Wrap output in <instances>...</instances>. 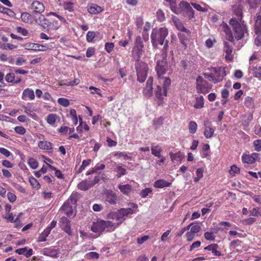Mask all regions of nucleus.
I'll return each instance as SVG.
<instances>
[{"instance_id": "nucleus-45", "label": "nucleus", "mask_w": 261, "mask_h": 261, "mask_svg": "<svg viewBox=\"0 0 261 261\" xmlns=\"http://www.w3.org/2000/svg\"><path fill=\"white\" fill-rule=\"evenodd\" d=\"M91 162V160H85L82 162V165L80 166L79 169L77 171V173L82 172L84 170H85V168L89 166L90 163Z\"/></svg>"}, {"instance_id": "nucleus-6", "label": "nucleus", "mask_w": 261, "mask_h": 261, "mask_svg": "<svg viewBox=\"0 0 261 261\" xmlns=\"http://www.w3.org/2000/svg\"><path fill=\"white\" fill-rule=\"evenodd\" d=\"M159 82L161 86H156L155 94L158 99H163L167 96V89L170 85L171 81L170 79H161V81Z\"/></svg>"}, {"instance_id": "nucleus-3", "label": "nucleus", "mask_w": 261, "mask_h": 261, "mask_svg": "<svg viewBox=\"0 0 261 261\" xmlns=\"http://www.w3.org/2000/svg\"><path fill=\"white\" fill-rule=\"evenodd\" d=\"M221 27L226 34V39L229 41H224V51L226 54L225 58L227 61H231L233 58L232 55L233 50L232 44L234 39L230 29L226 23L222 24Z\"/></svg>"}, {"instance_id": "nucleus-10", "label": "nucleus", "mask_w": 261, "mask_h": 261, "mask_svg": "<svg viewBox=\"0 0 261 261\" xmlns=\"http://www.w3.org/2000/svg\"><path fill=\"white\" fill-rule=\"evenodd\" d=\"M99 180V176H95L93 180H84L77 185V188L81 190L87 191L97 184Z\"/></svg>"}, {"instance_id": "nucleus-11", "label": "nucleus", "mask_w": 261, "mask_h": 261, "mask_svg": "<svg viewBox=\"0 0 261 261\" xmlns=\"http://www.w3.org/2000/svg\"><path fill=\"white\" fill-rule=\"evenodd\" d=\"M167 67L168 66L165 61L161 60L158 61L155 67V70L159 81H161V79H169L168 77L163 76L166 73Z\"/></svg>"}, {"instance_id": "nucleus-14", "label": "nucleus", "mask_w": 261, "mask_h": 261, "mask_svg": "<svg viewBox=\"0 0 261 261\" xmlns=\"http://www.w3.org/2000/svg\"><path fill=\"white\" fill-rule=\"evenodd\" d=\"M105 229L104 221L100 219H98L97 221L94 222L91 228V230L95 233H100Z\"/></svg>"}, {"instance_id": "nucleus-58", "label": "nucleus", "mask_w": 261, "mask_h": 261, "mask_svg": "<svg viewBox=\"0 0 261 261\" xmlns=\"http://www.w3.org/2000/svg\"><path fill=\"white\" fill-rule=\"evenodd\" d=\"M9 215L8 216H3V217L4 219H6L9 221L11 222H17V221H18V218H16L15 220L14 219V217L12 213H8Z\"/></svg>"}, {"instance_id": "nucleus-30", "label": "nucleus", "mask_w": 261, "mask_h": 261, "mask_svg": "<svg viewBox=\"0 0 261 261\" xmlns=\"http://www.w3.org/2000/svg\"><path fill=\"white\" fill-rule=\"evenodd\" d=\"M170 156L172 161L174 163L180 162L184 157L180 151L175 153L170 152Z\"/></svg>"}, {"instance_id": "nucleus-54", "label": "nucleus", "mask_w": 261, "mask_h": 261, "mask_svg": "<svg viewBox=\"0 0 261 261\" xmlns=\"http://www.w3.org/2000/svg\"><path fill=\"white\" fill-rule=\"evenodd\" d=\"M35 21L38 24L42 25L43 24H46L45 21H47V19L45 18V17L43 15H40L39 16V17L36 19Z\"/></svg>"}, {"instance_id": "nucleus-64", "label": "nucleus", "mask_w": 261, "mask_h": 261, "mask_svg": "<svg viewBox=\"0 0 261 261\" xmlns=\"http://www.w3.org/2000/svg\"><path fill=\"white\" fill-rule=\"evenodd\" d=\"M178 37L181 43L186 47L188 43V39L182 34H178Z\"/></svg>"}, {"instance_id": "nucleus-4", "label": "nucleus", "mask_w": 261, "mask_h": 261, "mask_svg": "<svg viewBox=\"0 0 261 261\" xmlns=\"http://www.w3.org/2000/svg\"><path fill=\"white\" fill-rule=\"evenodd\" d=\"M168 35V30L165 27L153 29L150 36L152 46L156 47L158 44L163 45Z\"/></svg>"}, {"instance_id": "nucleus-48", "label": "nucleus", "mask_w": 261, "mask_h": 261, "mask_svg": "<svg viewBox=\"0 0 261 261\" xmlns=\"http://www.w3.org/2000/svg\"><path fill=\"white\" fill-rule=\"evenodd\" d=\"M85 257L88 259H98L99 254L95 252H90L85 255Z\"/></svg>"}, {"instance_id": "nucleus-24", "label": "nucleus", "mask_w": 261, "mask_h": 261, "mask_svg": "<svg viewBox=\"0 0 261 261\" xmlns=\"http://www.w3.org/2000/svg\"><path fill=\"white\" fill-rule=\"evenodd\" d=\"M171 185V182H168L165 179H160L156 180L153 186L155 188H164L169 187Z\"/></svg>"}, {"instance_id": "nucleus-7", "label": "nucleus", "mask_w": 261, "mask_h": 261, "mask_svg": "<svg viewBox=\"0 0 261 261\" xmlns=\"http://www.w3.org/2000/svg\"><path fill=\"white\" fill-rule=\"evenodd\" d=\"M135 68L137 74V80L143 83L147 75L148 65L142 61H138L135 64Z\"/></svg>"}, {"instance_id": "nucleus-29", "label": "nucleus", "mask_w": 261, "mask_h": 261, "mask_svg": "<svg viewBox=\"0 0 261 261\" xmlns=\"http://www.w3.org/2000/svg\"><path fill=\"white\" fill-rule=\"evenodd\" d=\"M103 9L96 4H91L88 8V12L91 14H97L103 11Z\"/></svg>"}, {"instance_id": "nucleus-19", "label": "nucleus", "mask_w": 261, "mask_h": 261, "mask_svg": "<svg viewBox=\"0 0 261 261\" xmlns=\"http://www.w3.org/2000/svg\"><path fill=\"white\" fill-rule=\"evenodd\" d=\"M172 19L174 25L178 30L186 33L188 35H190V31L184 26V24L179 19L175 16H173Z\"/></svg>"}, {"instance_id": "nucleus-37", "label": "nucleus", "mask_w": 261, "mask_h": 261, "mask_svg": "<svg viewBox=\"0 0 261 261\" xmlns=\"http://www.w3.org/2000/svg\"><path fill=\"white\" fill-rule=\"evenodd\" d=\"M166 2H168L170 5V7L171 8V11L176 14H178V13L180 12L178 9H177V7L176 5V0H165Z\"/></svg>"}, {"instance_id": "nucleus-15", "label": "nucleus", "mask_w": 261, "mask_h": 261, "mask_svg": "<svg viewBox=\"0 0 261 261\" xmlns=\"http://www.w3.org/2000/svg\"><path fill=\"white\" fill-rule=\"evenodd\" d=\"M61 227L64 229L68 235H72V231L70 228V221L67 218L63 217L59 221Z\"/></svg>"}, {"instance_id": "nucleus-27", "label": "nucleus", "mask_w": 261, "mask_h": 261, "mask_svg": "<svg viewBox=\"0 0 261 261\" xmlns=\"http://www.w3.org/2000/svg\"><path fill=\"white\" fill-rule=\"evenodd\" d=\"M22 108L24 110V113L25 114L33 118L34 119H36V118L37 117V115L35 114H32V113L35 111L34 108L32 105H29L26 106H23Z\"/></svg>"}, {"instance_id": "nucleus-36", "label": "nucleus", "mask_w": 261, "mask_h": 261, "mask_svg": "<svg viewBox=\"0 0 261 261\" xmlns=\"http://www.w3.org/2000/svg\"><path fill=\"white\" fill-rule=\"evenodd\" d=\"M255 34H261V15H256V20L255 23Z\"/></svg>"}, {"instance_id": "nucleus-12", "label": "nucleus", "mask_w": 261, "mask_h": 261, "mask_svg": "<svg viewBox=\"0 0 261 261\" xmlns=\"http://www.w3.org/2000/svg\"><path fill=\"white\" fill-rule=\"evenodd\" d=\"M242 160L243 163L247 164H253L256 161L259 162L261 160V153L254 152L251 154H243L242 156Z\"/></svg>"}, {"instance_id": "nucleus-53", "label": "nucleus", "mask_w": 261, "mask_h": 261, "mask_svg": "<svg viewBox=\"0 0 261 261\" xmlns=\"http://www.w3.org/2000/svg\"><path fill=\"white\" fill-rule=\"evenodd\" d=\"M240 171V168L234 165L231 166L230 169L229 170V173L231 175L234 176L236 174L239 173Z\"/></svg>"}, {"instance_id": "nucleus-62", "label": "nucleus", "mask_w": 261, "mask_h": 261, "mask_svg": "<svg viewBox=\"0 0 261 261\" xmlns=\"http://www.w3.org/2000/svg\"><path fill=\"white\" fill-rule=\"evenodd\" d=\"M114 47V44L112 42H107L105 44V49L106 51L110 53H111Z\"/></svg>"}, {"instance_id": "nucleus-16", "label": "nucleus", "mask_w": 261, "mask_h": 261, "mask_svg": "<svg viewBox=\"0 0 261 261\" xmlns=\"http://www.w3.org/2000/svg\"><path fill=\"white\" fill-rule=\"evenodd\" d=\"M201 227L198 225H193L190 228V230L186 234L187 240L188 242L192 241L195 237V233L199 232Z\"/></svg>"}, {"instance_id": "nucleus-39", "label": "nucleus", "mask_w": 261, "mask_h": 261, "mask_svg": "<svg viewBox=\"0 0 261 261\" xmlns=\"http://www.w3.org/2000/svg\"><path fill=\"white\" fill-rule=\"evenodd\" d=\"M57 118V116L55 114H50L48 115L46 118L47 122L50 124L54 125L56 121Z\"/></svg>"}, {"instance_id": "nucleus-46", "label": "nucleus", "mask_w": 261, "mask_h": 261, "mask_svg": "<svg viewBox=\"0 0 261 261\" xmlns=\"http://www.w3.org/2000/svg\"><path fill=\"white\" fill-rule=\"evenodd\" d=\"M28 163L32 169H36L38 167V163L37 161L34 158H30L28 161Z\"/></svg>"}, {"instance_id": "nucleus-52", "label": "nucleus", "mask_w": 261, "mask_h": 261, "mask_svg": "<svg viewBox=\"0 0 261 261\" xmlns=\"http://www.w3.org/2000/svg\"><path fill=\"white\" fill-rule=\"evenodd\" d=\"M48 167L52 170H54L55 171V175L58 178H62L63 176L62 174L61 173V172L57 170L56 167H55L53 166H51V165H48Z\"/></svg>"}, {"instance_id": "nucleus-17", "label": "nucleus", "mask_w": 261, "mask_h": 261, "mask_svg": "<svg viewBox=\"0 0 261 261\" xmlns=\"http://www.w3.org/2000/svg\"><path fill=\"white\" fill-rule=\"evenodd\" d=\"M153 78L151 76L148 77L146 83V87L143 90V94L146 97H150L152 95Z\"/></svg>"}, {"instance_id": "nucleus-22", "label": "nucleus", "mask_w": 261, "mask_h": 261, "mask_svg": "<svg viewBox=\"0 0 261 261\" xmlns=\"http://www.w3.org/2000/svg\"><path fill=\"white\" fill-rule=\"evenodd\" d=\"M35 98L34 91L31 89H25L22 92V99L24 100H33Z\"/></svg>"}, {"instance_id": "nucleus-28", "label": "nucleus", "mask_w": 261, "mask_h": 261, "mask_svg": "<svg viewBox=\"0 0 261 261\" xmlns=\"http://www.w3.org/2000/svg\"><path fill=\"white\" fill-rule=\"evenodd\" d=\"M218 247H219L217 244H212L205 247L204 249L211 251L216 256H220L221 255V253L217 251Z\"/></svg>"}, {"instance_id": "nucleus-25", "label": "nucleus", "mask_w": 261, "mask_h": 261, "mask_svg": "<svg viewBox=\"0 0 261 261\" xmlns=\"http://www.w3.org/2000/svg\"><path fill=\"white\" fill-rule=\"evenodd\" d=\"M60 211L66 214L67 217H69L73 214L72 205L65 202L62 205Z\"/></svg>"}, {"instance_id": "nucleus-63", "label": "nucleus", "mask_w": 261, "mask_h": 261, "mask_svg": "<svg viewBox=\"0 0 261 261\" xmlns=\"http://www.w3.org/2000/svg\"><path fill=\"white\" fill-rule=\"evenodd\" d=\"M15 77L14 73H8L6 76V80L8 82L13 83L14 82Z\"/></svg>"}, {"instance_id": "nucleus-57", "label": "nucleus", "mask_w": 261, "mask_h": 261, "mask_svg": "<svg viewBox=\"0 0 261 261\" xmlns=\"http://www.w3.org/2000/svg\"><path fill=\"white\" fill-rule=\"evenodd\" d=\"M204 238L207 240L213 241L215 237L213 232L207 231L204 233Z\"/></svg>"}, {"instance_id": "nucleus-47", "label": "nucleus", "mask_w": 261, "mask_h": 261, "mask_svg": "<svg viewBox=\"0 0 261 261\" xmlns=\"http://www.w3.org/2000/svg\"><path fill=\"white\" fill-rule=\"evenodd\" d=\"M156 14L157 19L159 21L162 22L165 20V14L162 10H161V9L158 10L157 11Z\"/></svg>"}, {"instance_id": "nucleus-18", "label": "nucleus", "mask_w": 261, "mask_h": 261, "mask_svg": "<svg viewBox=\"0 0 261 261\" xmlns=\"http://www.w3.org/2000/svg\"><path fill=\"white\" fill-rule=\"evenodd\" d=\"M27 46L28 49L35 51H44L50 48L48 44L41 45L36 43H29L27 45Z\"/></svg>"}, {"instance_id": "nucleus-41", "label": "nucleus", "mask_w": 261, "mask_h": 261, "mask_svg": "<svg viewBox=\"0 0 261 261\" xmlns=\"http://www.w3.org/2000/svg\"><path fill=\"white\" fill-rule=\"evenodd\" d=\"M203 168H199L196 170V177L194 178V181L198 182L203 176Z\"/></svg>"}, {"instance_id": "nucleus-32", "label": "nucleus", "mask_w": 261, "mask_h": 261, "mask_svg": "<svg viewBox=\"0 0 261 261\" xmlns=\"http://www.w3.org/2000/svg\"><path fill=\"white\" fill-rule=\"evenodd\" d=\"M38 145L41 149L51 150L53 148V144L48 141H39Z\"/></svg>"}, {"instance_id": "nucleus-50", "label": "nucleus", "mask_w": 261, "mask_h": 261, "mask_svg": "<svg viewBox=\"0 0 261 261\" xmlns=\"http://www.w3.org/2000/svg\"><path fill=\"white\" fill-rule=\"evenodd\" d=\"M58 102L60 105L65 107H67L69 106V101L67 99L64 98H59L58 99Z\"/></svg>"}, {"instance_id": "nucleus-21", "label": "nucleus", "mask_w": 261, "mask_h": 261, "mask_svg": "<svg viewBox=\"0 0 261 261\" xmlns=\"http://www.w3.org/2000/svg\"><path fill=\"white\" fill-rule=\"evenodd\" d=\"M31 9L35 13H41L45 9L43 3L39 1H34L31 4Z\"/></svg>"}, {"instance_id": "nucleus-33", "label": "nucleus", "mask_w": 261, "mask_h": 261, "mask_svg": "<svg viewBox=\"0 0 261 261\" xmlns=\"http://www.w3.org/2000/svg\"><path fill=\"white\" fill-rule=\"evenodd\" d=\"M21 18L25 23H32L33 21L32 16L27 12H23L21 14Z\"/></svg>"}, {"instance_id": "nucleus-8", "label": "nucleus", "mask_w": 261, "mask_h": 261, "mask_svg": "<svg viewBox=\"0 0 261 261\" xmlns=\"http://www.w3.org/2000/svg\"><path fill=\"white\" fill-rule=\"evenodd\" d=\"M179 10L178 14L182 13L185 16L188 17L189 19H192L194 17V11L190 4L184 1L180 2L177 7Z\"/></svg>"}, {"instance_id": "nucleus-51", "label": "nucleus", "mask_w": 261, "mask_h": 261, "mask_svg": "<svg viewBox=\"0 0 261 261\" xmlns=\"http://www.w3.org/2000/svg\"><path fill=\"white\" fill-rule=\"evenodd\" d=\"M76 202V195L75 194H72L66 202V203L70 204L72 205L75 204Z\"/></svg>"}, {"instance_id": "nucleus-9", "label": "nucleus", "mask_w": 261, "mask_h": 261, "mask_svg": "<svg viewBox=\"0 0 261 261\" xmlns=\"http://www.w3.org/2000/svg\"><path fill=\"white\" fill-rule=\"evenodd\" d=\"M212 87V85L203 80L201 76H199L196 79V89L198 93L205 94L210 91Z\"/></svg>"}, {"instance_id": "nucleus-44", "label": "nucleus", "mask_w": 261, "mask_h": 261, "mask_svg": "<svg viewBox=\"0 0 261 261\" xmlns=\"http://www.w3.org/2000/svg\"><path fill=\"white\" fill-rule=\"evenodd\" d=\"M152 192V191L151 188H147L141 190L140 193V195L142 198H144L148 196L150 194H151Z\"/></svg>"}, {"instance_id": "nucleus-35", "label": "nucleus", "mask_w": 261, "mask_h": 261, "mask_svg": "<svg viewBox=\"0 0 261 261\" xmlns=\"http://www.w3.org/2000/svg\"><path fill=\"white\" fill-rule=\"evenodd\" d=\"M215 130V128L210 126H205V128L204 131V136L207 139L211 138L213 136Z\"/></svg>"}, {"instance_id": "nucleus-49", "label": "nucleus", "mask_w": 261, "mask_h": 261, "mask_svg": "<svg viewBox=\"0 0 261 261\" xmlns=\"http://www.w3.org/2000/svg\"><path fill=\"white\" fill-rule=\"evenodd\" d=\"M117 170L118 171L117 174L118 177H120L126 174V169L123 168L121 166L117 165L116 167Z\"/></svg>"}, {"instance_id": "nucleus-60", "label": "nucleus", "mask_w": 261, "mask_h": 261, "mask_svg": "<svg viewBox=\"0 0 261 261\" xmlns=\"http://www.w3.org/2000/svg\"><path fill=\"white\" fill-rule=\"evenodd\" d=\"M192 5L195 9L199 11L206 12L207 11V8L206 7H202L199 4L192 3Z\"/></svg>"}, {"instance_id": "nucleus-43", "label": "nucleus", "mask_w": 261, "mask_h": 261, "mask_svg": "<svg viewBox=\"0 0 261 261\" xmlns=\"http://www.w3.org/2000/svg\"><path fill=\"white\" fill-rule=\"evenodd\" d=\"M253 146L254 150L261 153V140H255L253 142Z\"/></svg>"}, {"instance_id": "nucleus-56", "label": "nucleus", "mask_w": 261, "mask_h": 261, "mask_svg": "<svg viewBox=\"0 0 261 261\" xmlns=\"http://www.w3.org/2000/svg\"><path fill=\"white\" fill-rule=\"evenodd\" d=\"M30 182L34 188H35L36 189H38L40 188V186L39 182L34 177L31 178L30 179Z\"/></svg>"}, {"instance_id": "nucleus-40", "label": "nucleus", "mask_w": 261, "mask_h": 261, "mask_svg": "<svg viewBox=\"0 0 261 261\" xmlns=\"http://www.w3.org/2000/svg\"><path fill=\"white\" fill-rule=\"evenodd\" d=\"M197 129V123L194 121H191L189 124V130L191 134H194L196 133Z\"/></svg>"}, {"instance_id": "nucleus-38", "label": "nucleus", "mask_w": 261, "mask_h": 261, "mask_svg": "<svg viewBox=\"0 0 261 261\" xmlns=\"http://www.w3.org/2000/svg\"><path fill=\"white\" fill-rule=\"evenodd\" d=\"M50 232L46 229H44V231L41 233L38 238V242H44L46 241V238L49 234Z\"/></svg>"}, {"instance_id": "nucleus-34", "label": "nucleus", "mask_w": 261, "mask_h": 261, "mask_svg": "<svg viewBox=\"0 0 261 261\" xmlns=\"http://www.w3.org/2000/svg\"><path fill=\"white\" fill-rule=\"evenodd\" d=\"M196 103L194 105L195 109H201L204 106V98L202 96L195 97Z\"/></svg>"}, {"instance_id": "nucleus-26", "label": "nucleus", "mask_w": 261, "mask_h": 261, "mask_svg": "<svg viewBox=\"0 0 261 261\" xmlns=\"http://www.w3.org/2000/svg\"><path fill=\"white\" fill-rule=\"evenodd\" d=\"M143 53V48L134 46L132 50L133 58L138 61L141 58Z\"/></svg>"}, {"instance_id": "nucleus-31", "label": "nucleus", "mask_w": 261, "mask_h": 261, "mask_svg": "<svg viewBox=\"0 0 261 261\" xmlns=\"http://www.w3.org/2000/svg\"><path fill=\"white\" fill-rule=\"evenodd\" d=\"M118 189L124 195H128L130 192L132 190V187L131 185L128 184L126 185H119L118 186Z\"/></svg>"}, {"instance_id": "nucleus-61", "label": "nucleus", "mask_w": 261, "mask_h": 261, "mask_svg": "<svg viewBox=\"0 0 261 261\" xmlns=\"http://www.w3.org/2000/svg\"><path fill=\"white\" fill-rule=\"evenodd\" d=\"M253 71L254 75L256 77L261 79V66L254 68Z\"/></svg>"}, {"instance_id": "nucleus-13", "label": "nucleus", "mask_w": 261, "mask_h": 261, "mask_svg": "<svg viewBox=\"0 0 261 261\" xmlns=\"http://www.w3.org/2000/svg\"><path fill=\"white\" fill-rule=\"evenodd\" d=\"M105 201L112 205L116 204L119 201L117 195L112 191H108L105 195Z\"/></svg>"}, {"instance_id": "nucleus-5", "label": "nucleus", "mask_w": 261, "mask_h": 261, "mask_svg": "<svg viewBox=\"0 0 261 261\" xmlns=\"http://www.w3.org/2000/svg\"><path fill=\"white\" fill-rule=\"evenodd\" d=\"M226 75L224 68L221 67H213L211 69V73H204V77L214 84L222 81Z\"/></svg>"}, {"instance_id": "nucleus-2", "label": "nucleus", "mask_w": 261, "mask_h": 261, "mask_svg": "<svg viewBox=\"0 0 261 261\" xmlns=\"http://www.w3.org/2000/svg\"><path fill=\"white\" fill-rule=\"evenodd\" d=\"M128 208H121L116 212H111L108 215V218L116 220L119 223H122L129 215L135 214L138 211V206L134 203H129Z\"/></svg>"}, {"instance_id": "nucleus-59", "label": "nucleus", "mask_w": 261, "mask_h": 261, "mask_svg": "<svg viewBox=\"0 0 261 261\" xmlns=\"http://www.w3.org/2000/svg\"><path fill=\"white\" fill-rule=\"evenodd\" d=\"M74 5L71 2L65 3L64 5V8L65 9L68 10L70 12L73 11Z\"/></svg>"}, {"instance_id": "nucleus-23", "label": "nucleus", "mask_w": 261, "mask_h": 261, "mask_svg": "<svg viewBox=\"0 0 261 261\" xmlns=\"http://www.w3.org/2000/svg\"><path fill=\"white\" fill-rule=\"evenodd\" d=\"M151 151L152 155L157 158H160L163 151L162 147L159 144H152L151 146Z\"/></svg>"}, {"instance_id": "nucleus-42", "label": "nucleus", "mask_w": 261, "mask_h": 261, "mask_svg": "<svg viewBox=\"0 0 261 261\" xmlns=\"http://www.w3.org/2000/svg\"><path fill=\"white\" fill-rule=\"evenodd\" d=\"M250 214L254 217H259L261 216V210L259 208H250L249 209Z\"/></svg>"}, {"instance_id": "nucleus-1", "label": "nucleus", "mask_w": 261, "mask_h": 261, "mask_svg": "<svg viewBox=\"0 0 261 261\" xmlns=\"http://www.w3.org/2000/svg\"><path fill=\"white\" fill-rule=\"evenodd\" d=\"M233 11L236 16L232 17L229 21L234 32V37L238 40L241 39L247 33V28L242 20V7L239 5L233 7Z\"/></svg>"}, {"instance_id": "nucleus-20", "label": "nucleus", "mask_w": 261, "mask_h": 261, "mask_svg": "<svg viewBox=\"0 0 261 261\" xmlns=\"http://www.w3.org/2000/svg\"><path fill=\"white\" fill-rule=\"evenodd\" d=\"M41 252L44 255L50 256L52 258H56L59 256V251L54 248H45L42 250Z\"/></svg>"}, {"instance_id": "nucleus-55", "label": "nucleus", "mask_w": 261, "mask_h": 261, "mask_svg": "<svg viewBox=\"0 0 261 261\" xmlns=\"http://www.w3.org/2000/svg\"><path fill=\"white\" fill-rule=\"evenodd\" d=\"M95 36L94 32L89 31L86 35V40L88 42H91Z\"/></svg>"}]
</instances>
